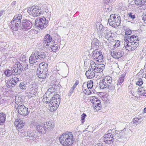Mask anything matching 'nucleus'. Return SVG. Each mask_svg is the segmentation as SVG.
<instances>
[{
    "label": "nucleus",
    "mask_w": 146,
    "mask_h": 146,
    "mask_svg": "<svg viewBox=\"0 0 146 146\" xmlns=\"http://www.w3.org/2000/svg\"><path fill=\"white\" fill-rule=\"evenodd\" d=\"M60 143L64 146H70L74 141V138L71 132L63 133L59 137Z\"/></svg>",
    "instance_id": "f257e3e1"
},
{
    "label": "nucleus",
    "mask_w": 146,
    "mask_h": 146,
    "mask_svg": "<svg viewBox=\"0 0 146 146\" xmlns=\"http://www.w3.org/2000/svg\"><path fill=\"white\" fill-rule=\"evenodd\" d=\"M60 96L58 94H56L52 97V100L50 101L49 109L50 111L53 112L57 110L60 103Z\"/></svg>",
    "instance_id": "f03ea898"
},
{
    "label": "nucleus",
    "mask_w": 146,
    "mask_h": 146,
    "mask_svg": "<svg viewBox=\"0 0 146 146\" xmlns=\"http://www.w3.org/2000/svg\"><path fill=\"white\" fill-rule=\"evenodd\" d=\"M112 78L110 76H106L99 83V87L101 89L108 88L112 82Z\"/></svg>",
    "instance_id": "7ed1b4c3"
},
{
    "label": "nucleus",
    "mask_w": 146,
    "mask_h": 146,
    "mask_svg": "<svg viewBox=\"0 0 146 146\" xmlns=\"http://www.w3.org/2000/svg\"><path fill=\"white\" fill-rule=\"evenodd\" d=\"M48 24V20H46V18L44 17L38 18L35 20V26L38 29H42L45 28L47 26Z\"/></svg>",
    "instance_id": "20e7f679"
},
{
    "label": "nucleus",
    "mask_w": 146,
    "mask_h": 146,
    "mask_svg": "<svg viewBox=\"0 0 146 146\" xmlns=\"http://www.w3.org/2000/svg\"><path fill=\"white\" fill-rule=\"evenodd\" d=\"M27 12L30 15L34 17L39 16L41 14L40 8L37 6H33L29 7Z\"/></svg>",
    "instance_id": "39448f33"
},
{
    "label": "nucleus",
    "mask_w": 146,
    "mask_h": 146,
    "mask_svg": "<svg viewBox=\"0 0 146 146\" xmlns=\"http://www.w3.org/2000/svg\"><path fill=\"white\" fill-rule=\"evenodd\" d=\"M105 65L103 64L97 65L93 61L91 62L90 67L93 69L96 73H100L103 71L105 68Z\"/></svg>",
    "instance_id": "423d86ee"
},
{
    "label": "nucleus",
    "mask_w": 146,
    "mask_h": 146,
    "mask_svg": "<svg viewBox=\"0 0 146 146\" xmlns=\"http://www.w3.org/2000/svg\"><path fill=\"white\" fill-rule=\"evenodd\" d=\"M92 57L95 60L99 62H102L103 59L102 52L98 49L93 51Z\"/></svg>",
    "instance_id": "0eeeda50"
},
{
    "label": "nucleus",
    "mask_w": 146,
    "mask_h": 146,
    "mask_svg": "<svg viewBox=\"0 0 146 146\" xmlns=\"http://www.w3.org/2000/svg\"><path fill=\"white\" fill-rule=\"evenodd\" d=\"M17 110L19 114L21 115H26L28 114V108L23 105L19 104L17 106Z\"/></svg>",
    "instance_id": "6e6552de"
},
{
    "label": "nucleus",
    "mask_w": 146,
    "mask_h": 146,
    "mask_svg": "<svg viewBox=\"0 0 146 146\" xmlns=\"http://www.w3.org/2000/svg\"><path fill=\"white\" fill-rule=\"evenodd\" d=\"M32 23L28 20H24L21 25V28L23 30H28L32 27Z\"/></svg>",
    "instance_id": "1a4fd4ad"
},
{
    "label": "nucleus",
    "mask_w": 146,
    "mask_h": 146,
    "mask_svg": "<svg viewBox=\"0 0 146 146\" xmlns=\"http://www.w3.org/2000/svg\"><path fill=\"white\" fill-rule=\"evenodd\" d=\"M36 137L35 136V134L33 132H28L27 134L26 138H25L24 141H30L31 142L36 140Z\"/></svg>",
    "instance_id": "9d476101"
},
{
    "label": "nucleus",
    "mask_w": 146,
    "mask_h": 146,
    "mask_svg": "<svg viewBox=\"0 0 146 146\" xmlns=\"http://www.w3.org/2000/svg\"><path fill=\"white\" fill-rule=\"evenodd\" d=\"M139 44L131 42L128 43V44L126 45L125 48L129 51H133L135 49L138 47Z\"/></svg>",
    "instance_id": "9b49d317"
},
{
    "label": "nucleus",
    "mask_w": 146,
    "mask_h": 146,
    "mask_svg": "<svg viewBox=\"0 0 146 146\" xmlns=\"http://www.w3.org/2000/svg\"><path fill=\"white\" fill-rule=\"evenodd\" d=\"M110 53L112 57L115 58L119 59L122 57L124 54V52L123 51H120L117 52L112 50H111Z\"/></svg>",
    "instance_id": "f8f14e48"
},
{
    "label": "nucleus",
    "mask_w": 146,
    "mask_h": 146,
    "mask_svg": "<svg viewBox=\"0 0 146 146\" xmlns=\"http://www.w3.org/2000/svg\"><path fill=\"white\" fill-rule=\"evenodd\" d=\"M36 52H33L29 58V62L30 64H33L39 61Z\"/></svg>",
    "instance_id": "ddd939ff"
},
{
    "label": "nucleus",
    "mask_w": 146,
    "mask_h": 146,
    "mask_svg": "<svg viewBox=\"0 0 146 146\" xmlns=\"http://www.w3.org/2000/svg\"><path fill=\"white\" fill-rule=\"evenodd\" d=\"M12 72L13 74L17 75L20 74L22 72L21 69L19 68V66L17 62L15 63V64L12 68Z\"/></svg>",
    "instance_id": "4468645a"
},
{
    "label": "nucleus",
    "mask_w": 146,
    "mask_h": 146,
    "mask_svg": "<svg viewBox=\"0 0 146 146\" xmlns=\"http://www.w3.org/2000/svg\"><path fill=\"white\" fill-rule=\"evenodd\" d=\"M92 70L93 69L90 66L88 71L86 72L85 74L88 78L91 79L95 76L96 72Z\"/></svg>",
    "instance_id": "2eb2a0df"
},
{
    "label": "nucleus",
    "mask_w": 146,
    "mask_h": 146,
    "mask_svg": "<svg viewBox=\"0 0 146 146\" xmlns=\"http://www.w3.org/2000/svg\"><path fill=\"white\" fill-rule=\"evenodd\" d=\"M39 61L42 62L44 60L45 58L46 57V55L45 53L42 52H35Z\"/></svg>",
    "instance_id": "dca6fc26"
},
{
    "label": "nucleus",
    "mask_w": 146,
    "mask_h": 146,
    "mask_svg": "<svg viewBox=\"0 0 146 146\" xmlns=\"http://www.w3.org/2000/svg\"><path fill=\"white\" fill-rule=\"evenodd\" d=\"M123 130L115 131V133L113 134L112 137L113 139H120L123 135Z\"/></svg>",
    "instance_id": "f3484780"
},
{
    "label": "nucleus",
    "mask_w": 146,
    "mask_h": 146,
    "mask_svg": "<svg viewBox=\"0 0 146 146\" xmlns=\"http://www.w3.org/2000/svg\"><path fill=\"white\" fill-rule=\"evenodd\" d=\"M14 23V21H11L10 26V28L11 29L12 32L17 31L21 25L19 22H18V23Z\"/></svg>",
    "instance_id": "a211bd4d"
},
{
    "label": "nucleus",
    "mask_w": 146,
    "mask_h": 146,
    "mask_svg": "<svg viewBox=\"0 0 146 146\" xmlns=\"http://www.w3.org/2000/svg\"><path fill=\"white\" fill-rule=\"evenodd\" d=\"M47 66L48 65L46 63L42 62L40 64L39 67L37 68V70L43 72H47Z\"/></svg>",
    "instance_id": "6ab92c4d"
},
{
    "label": "nucleus",
    "mask_w": 146,
    "mask_h": 146,
    "mask_svg": "<svg viewBox=\"0 0 146 146\" xmlns=\"http://www.w3.org/2000/svg\"><path fill=\"white\" fill-rule=\"evenodd\" d=\"M43 124L38 125L36 127V129L37 131L41 134L45 133L46 131V129L44 127Z\"/></svg>",
    "instance_id": "aec40b11"
},
{
    "label": "nucleus",
    "mask_w": 146,
    "mask_h": 146,
    "mask_svg": "<svg viewBox=\"0 0 146 146\" xmlns=\"http://www.w3.org/2000/svg\"><path fill=\"white\" fill-rule=\"evenodd\" d=\"M17 63L19 66V68L21 69V71L27 69L28 65L25 62L22 61L21 63L17 62Z\"/></svg>",
    "instance_id": "412c9836"
},
{
    "label": "nucleus",
    "mask_w": 146,
    "mask_h": 146,
    "mask_svg": "<svg viewBox=\"0 0 146 146\" xmlns=\"http://www.w3.org/2000/svg\"><path fill=\"white\" fill-rule=\"evenodd\" d=\"M19 81V79L17 77L12 78L10 79L9 84V86L11 87H14L15 84H16Z\"/></svg>",
    "instance_id": "4be33fe9"
},
{
    "label": "nucleus",
    "mask_w": 146,
    "mask_h": 146,
    "mask_svg": "<svg viewBox=\"0 0 146 146\" xmlns=\"http://www.w3.org/2000/svg\"><path fill=\"white\" fill-rule=\"evenodd\" d=\"M97 24L98 25H99L97 28L98 32L100 34L103 35V33H105V31H106L107 28L103 27V26L100 23H97Z\"/></svg>",
    "instance_id": "5701e85b"
},
{
    "label": "nucleus",
    "mask_w": 146,
    "mask_h": 146,
    "mask_svg": "<svg viewBox=\"0 0 146 146\" xmlns=\"http://www.w3.org/2000/svg\"><path fill=\"white\" fill-rule=\"evenodd\" d=\"M115 19V23L114 24V26L115 27H117L119 26L120 24L121 21V18L119 16H118L117 15H113Z\"/></svg>",
    "instance_id": "b1692460"
},
{
    "label": "nucleus",
    "mask_w": 146,
    "mask_h": 146,
    "mask_svg": "<svg viewBox=\"0 0 146 146\" xmlns=\"http://www.w3.org/2000/svg\"><path fill=\"white\" fill-rule=\"evenodd\" d=\"M46 125L45 126V127L46 129L50 130L54 128V124L53 122L49 121L46 122V124H44V125Z\"/></svg>",
    "instance_id": "393cba45"
},
{
    "label": "nucleus",
    "mask_w": 146,
    "mask_h": 146,
    "mask_svg": "<svg viewBox=\"0 0 146 146\" xmlns=\"http://www.w3.org/2000/svg\"><path fill=\"white\" fill-rule=\"evenodd\" d=\"M15 124L17 129L22 128L24 125V123L23 120H17L15 121Z\"/></svg>",
    "instance_id": "a878e982"
},
{
    "label": "nucleus",
    "mask_w": 146,
    "mask_h": 146,
    "mask_svg": "<svg viewBox=\"0 0 146 146\" xmlns=\"http://www.w3.org/2000/svg\"><path fill=\"white\" fill-rule=\"evenodd\" d=\"M36 73L37 75L39 78H45L47 76V72H43L39 71L38 70H37Z\"/></svg>",
    "instance_id": "bb28decb"
},
{
    "label": "nucleus",
    "mask_w": 146,
    "mask_h": 146,
    "mask_svg": "<svg viewBox=\"0 0 146 146\" xmlns=\"http://www.w3.org/2000/svg\"><path fill=\"white\" fill-rule=\"evenodd\" d=\"M128 38L129 39L130 42H134L139 44V40L137 36L132 35L130 36H127Z\"/></svg>",
    "instance_id": "cd10ccee"
},
{
    "label": "nucleus",
    "mask_w": 146,
    "mask_h": 146,
    "mask_svg": "<svg viewBox=\"0 0 146 146\" xmlns=\"http://www.w3.org/2000/svg\"><path fill=\"white\" fill-rule=\"evenodd\" d=\"M100 44V43L98 40L96 38H95L92 41V47L93 48H98Z\"/></svg>",
    "instance_id": "c85d7f7f"
},
{
    "label": "nucleus",
    "mask_w": 146,
    "mask_h": 146,
    "mask_svg": "<svg viewBox=\"0 0 146 146\" xmlns=\"http://www.w3.org/2000/svg\"><path fill=\"white\" fill-rule=\"evenodd\" d=\"M115 19L113 15H111L110 16V18L108 19V22L109 25L112 27L116 28L115 26H114V24L115 23Z\"/></svg>",
    "instance_id": "c756f323"
},
{
    "label": "nucleus",
    "mask_w": 146,
    "mask_h": 146,
    "mask_svg": "<svg viewBox=\"0 0 146 146\" xmlns=\"http://www.w3.org/2000/svg\"><path fill=\"white\" fill-rule=\"evenodd\" d=\"M52 40V38L50 37V35H46L43 40L44 44L46 43L48 44L50 43Z\"/></svg>",
    "instance_id": "7c9ffc66"
},
{
    "label": "nucleus",
    "mask_w": 146,
    "mask_h": 146,
    "mask_svg": "<svg viewBox=\"0 0 146 146\" xmlns=\"http://www.w3.org/2000/svg\"><path fill=\"white\" fill-rule=\"evenodd\" d=\"M102 35L103 36H104L107 39L109 40V38L112 37V33L107 29L106 31H105V33H103V34Z\"/></svg>",
    "instance_id": "2f4dec72"
},
{
    "label": "nucleus",
    "mask_w": 146,
    "mask_h": 146,
    "mask_svg": "<svg viewBox=\"0 0 146 146\" xmlns=\"http://www.w3.org/2000/svg\"><path fill=\"white\" fill-rule=\"evenodd\" d=\"M90 101H91L92 103L93 104L95 103L96 102H98V103L96 104H98V106H101V102L100 101V100H99L98 98H97L95 96H92L90 98Z\"/></svg>",
    "instance_id": "473e14b6"
},
{
    "label": "nucleus",
    "mask_w": 146,
    "mask_h": 146,
    "mask_svg": "<svg viewBox=\"0 0 146 146\" xmlns=\"http://www.w3.org/2000/svg\"><path fill=\"white\" fill-rule=\"evenodd\" d=\"M125 74H123L119 76V78L117 80V85H120L124 81V78Z\"/></svg>",
    "instance_id": "72a5a7b5"
},
{
    "label": "nucleus",
    "mask_w": 146,
    "mask_h": 146,
    "mask_svg": "<svg viewBox=\"0 0 146 146\" xmlns=\"http://www.w3.org/2000/svg\"><path fill=\"white\" fill-rule=\"evenodd\" d=\"M134 2L137 5H146V0H134Z\"/></svg>",
    "instance_id": "f704fd0d"
},
{
    "label": "nucleus",
    "mask_w": 146,
    "mask_h": 146,
    "mask_svg": "<svg viewBox=\"0 0 146 146\" xmlns=\"http://www.w3.org/2000/svg\"><path fill=\"white\" fill-rule=\"evenodd\" d=\"M22 18V16L21 15H19L18 16H15L14 17V19L13 21H14L15 22L14 23H18L19 22L20 24L21 23V19Z\"/></svg>",
    "instance_id": "c9c22d12"
},
{
    "label": "nucleus",
    "mask_w": 146,
    "mask_h": 146,
    "mask_svg": "<svg viewBox=\"0 0 146 146\" xmlns=\"http://www.w3.org/2000/svg\"><path fill=\"white\" fill-rule=\"evenodd\" d=\"M5 115L3 113H0V125L3 124L5 121Z\"/></svg>",
    "instance_id": "e433bc0d"
},
{
    "label": "nucleus",
    "mask_w": 146,
    "mask_h": 146,
    "mask_svg": "<svg viewBox=\"0 0 146 146\" xmlns=\"http://www.w3.org/2000/svg\"><path fill=\"white\" fill-rule=\"evenodd\" d=\"M46 95L50 98L52 97L53 96H54L55 95V92H53V93L50 91V89H48L46 93Z\"/></svg>",
    "instance_id": "4c0bfd02"
},
{
    "label": "nucleus",
    "mask_w": 146,
    "mask_h": 146,
    "mask_svg": "<svg viewBox=\"0 0 146 146\" xmlns=\"http://www.w3.org/2000/svg\"><path fill=\"white\" fill-rule=\"evenodd\" d=\"M49 97H44L42 99L43 102L45 103H50L51 102H50L51 100H52V98H50Z\"/></svg>",
    "instance_id": "58836bf2"
},
{
    "label": "nucleus",
    "mask_w": 146,
    "mask_h": 146,
    "mask_svg": "<svg viewBox=\"0 0 146 146\" xmlns=\"http://www.w3.org/2000/svg\"><path fill=\"white\" fill-rule=\"evenodd\" d=\"M27 133L28 132L27 131H25L24 130L22 129L19 132V135L22 137H26Z\"/></svg>",
    "instance_id": "ea45409f"
},
{
    "label": "nucleus",
    "mask_w": 146,
    "mask_h": 146,
    "mask_svg": "<svg viewBox=\"0 0 146 146\" xmlns=\"http://www.w3.org/2000/svg\"><path fill=\"white\" fill-rule=\"evenodd\" d=\"M98 103V102H96L94 103L93 105V107L94 108V109L95 110L97 111L98 110H100V108L101 107V104L100 106H98V104H96Z\"/></svg>",
    "instance_id": "a19ab883"
},
{
    "label": "nucleus",
    "mask_w": 146,
    "mask_h": 146,
    "mask_svg": "<svg viewBox=\"0 0 146 146\" xmlns=\"http://www.w3.org/2000/svg\"><path fill=\"white\" fill-rule=\"evenodd\" d=\"M4 74L7 77H9L12 74H13V73L11 71L9 70H6L4 72Z\"/></svg>",
    "instance_id": "79ce46f5"
},
{
    "label": "nucleus",
    "mask_w": 146,
    "mask_h": 146,
    "mask_svg": "<svg viewBox=\"0 0 146 146\" xmlns=\"http://www.w3.org/2000/svg\"><path fill=\"white\" fill-rule=\"evenodd\" d=\"M85 85L86 86L87 85V87L88 89H91L92 88L93 86V81L90 80L89 82H88L87 84H85Z\"/></svg>",
    "instance_id": "37998d69"
},
{
    "label": "nucleus",
    "mask_w": 146,
    "mask_h": 146,
    "mask_svg": "<svg viewBox=\"0 0 146 146\" xmlns=\"http://www.w3.org/2000/svg\"><path fill=\"white\" fill-rule=\"evenodd\" d=\"M19 87L21 89L23 90H25L27 88L26 84L24 82H22L20 83Z\"/></svg>",
    "instance_id": "c03bdc74"
},
{
    "label": "nucleus",
    "mask_w": 146,
    "mask_h": 146,
    "mask_svg": "<svg viewBox=\"0 0 146 146\" xmlns=\"http://www.w3.org/2000/svg\"><path fill=\"white\" fill-rule=\"evenodd\" d=\"M130 42V41L129 40V38H128L127 37H125L124 39V48L125 47V46H126V45L127 44H128V43Z\"/></svg>",
    "instance_id": "a18cd8bd"
},
{
    "label": "nucleus",
    "mask_w": 146,
    "mask_h": 146,
    "mask_svg": "<svg viewBox=\"0 0 146 146\" xmlns=\"http://www.w3.org/2000/svg\"><path fill=\"white\" fill-rule=\"evenodd\" d=\"M120 45V41L117 40V41H116V43L115 44L112 46V48L114 49L115 48H117V47L119 46Z\"/></svg>",
    "instance_id": "49530a36"
},
{
    "label": "nucleus",
    "mask_w": 146,
    "mask_h": 146,
    "mask_svg": "<svg viewBox=\"0 0 146 146\" xmlns=\"http://www.w3.org/2000/svg\"><path fill=\"white\" fill-rule=\"evenodd\" d=\"M143 83V81L141 79H139L137 81H136V84L139 86H141Z\"/></svg>",
    "instance_id": "de8ad7c7"
},
{
    "label": "nucleus",
    "mask_w": 146,
    "mask_h": 146,
    "mask_svg": "<svg viewBox=\"0 0 146 146\" xmlns=\"http://www.w3.org/2000/svg\"><path fill=\"white\" fill-rule=\"evenodd\" d=\"M37 122L35 121H32L30 124V127L31 128H33L36 126H37Z\"/></svg>",
    "instance_id": "09e8293b"
},
{
    "label": "nucleus",
    "mask_w": 146,
    "mask_h": 146,
    "mask_svg": "<svg viewBox=\"0 0 146 146\" xmlns=\"http://www.w3.org/2000/svg\"><path fill=\"white\" fill-rule=\"evenodd\" d=\"M86 117V115L85 113H83L81 115V121L82 123H83L85 121V117Z\"/></svg>",
    "instance_id": "8fccbe9b"
},
{
    "label": "nucleus",
    "mask_w": 146,
    "mask_h": 146,
    "mask_svg": "<svg viewBox=\"0 0 146 146\" xmlns=\"http://www.w3.org/2000/svg\"><path fill=\"white\" fill-rule=\"evenodd\" d=\"M128 16L129 18H130L131 19H133L135 18V16L134 14L131 13H129L128 14Z\"/></svg>",
    "instance_id": "3c124183"
},
{
    "label": "nucleus",
    "mask_w": 146,
    "mask_h": 146,
    "mask_svg": "<svg viewBox=\"0 0 146 146\" xmlns=\"http://www.w3.org/2000/svg\"><path fill=\"white\" fill-rule=\"evenodd\" d=\"M58 48V46L55 44L52 47L51 49L53 52H55L57 50Z\"/></svg>",
    "instance_id": "603ef678"
},
{
    "label": "nucleus",
    "mask_w": 146,
    "mask_h": 146,
    "mask_svg": "<svg viewBox=\"0 0 146 146\" xmlns=\"http://www.w3.org/2000/svg\"><path fill=\"white\" fill-rule=\"evenodd\" d=\"M75 86H73L70 89L69 93H68V96H70L71 94L73 93L74 92V90L75 88Z\"/></svg>",
    "instance_id": "864d4df0"
},
{
    "label": "nucleus",
    "mask_w": 146,
    "mask_h": 146,
    "mask_svg": "<svg viewBox=\"0 0 146 146\" xmlns=\"http://www.w3.org/2000/svg\"><path fill=\"white\" fill-rule=\"evenodd\" d=\"M140 119H139V118L135 117V118L133 120V123L135 125H137L138 124V122L139 121V120H140Z\"/></svg>",
    "instance_id": "5fc2aeb1"
},
{
    "label": "nucleus",
    "mask_w": 146,
    "mask_h": 146,
    "mask_svg": "<svg viewBox=\"0 0 146 146\" xmlns=\"http://www.w3.org/2000/svg\"><path fill=\"white\" fill-rule=\"evenodd\" d=\"M131 31L130 29H126L125 31V33L126 35H129L131 34Z\"/></svg>",
    "instance_id": "6e6d98bb"
},
{
    "label": "nucleus",
    "mask_w": 146,
    "mask_h": 146,
    "mask_svg": "<svg viewBox=\"0 0 146 146\" xmlns=\"http://www.w3.org/2000/svg\"><path fill=\"white\" fill-rule=\"evenodd\" d=\"M112 135L113 134H110V133H108L107 134H106L104 136V139L109 138V137H111L113 138V137H112Z\"/></svg>",
    "instance_id": "4d7b16f0"
},
{
    "label": "nucleus",
    "mask_w": 146,
    "mask_h": 146,
    "mask_svg": "<svg viewBox=\"0 0 146 146\" xmlns=\"http://www.w3.org/2000/svg\"><path fill=\"white\" fill-rule=\"evenodd\" d=\"M85 85V83H84L83 85H82V88H83L82 89V90L83 91V92L85 93V94H89L88 93H87V92L86 91V89H85L84 88V86Z\"/></svg>",
    "instance_id": "13d9d810"
},
{
    "label": "nucleus",
    "mask_w": 146,
    "mask_h": 146,
    "mask_svg": "<svg viewBox=\"0 0 146 146\" xmlns=\"http://www.w3.org/2000/svg\"><path fill=\"white\" fill-rule=\"evenodd\" d=\"M138 88V89L137 92L139 94L141 95V94L140 93L142 92V90H143V88Z\"/></svg>",
    "instance_id": "bf43d9fd"
},
{
    "label": "nucleus",
    "mask_w": 146,
    "mask_h": 146,
    "mask_svg": "<svg viewBox=\"0 0 146 146\" xmlns=\"http://www.w3.org/2000/svg\"><path fill=\"white\" fill-rule=\"evenodd\" d=\"M113 138L111 137H109V138H104V142H106L108 141H110V140H113Z\"/></svg>",
    "instance_id": "052dcab7"
},
{
    "label": "nucleus",
    "mask_w": 146,
    "mask_h": 146,
    "mask_svg": "<svg viewBox=\"0 0 146 146\" xmlns=\"http://www.w3.org/2000/svg\"><path fill=\"white\" fill-rule=\"evenodd\" d=\"M114 1V0H106L105 1L107 3H111Z\"/></svg>",
    "instance_id": "680f3d73"
},
{
    "label": "nucleus",
    "mask_w": 146,
    "mask_h": 146,
    "mask_svg": "<svg viewBox=\"0 0 146 146\" xmlns=\"http://www.w3.org/2000/svg\"><path fill=\"white\" fill-rule=\"evenodd\" d=\"M113 140H110V141H108L106 142H105L106 143L108 144H110L112 143L113 142Z\"/></svg>",
    "instance_id": "e2e57ef3"
},
{
    "label": "nucleus",
    "mask_w": 146,
    "mask_h": 146,
    "mask_svg": "<svg viewBox=\"0 0 146 146\" xmlns=\"http://www.w3.org/2000/svg\"><path fill=\"white\" fill-rule=\"evenodd\" d=\"M142 20L144 21L146 19V15L143 14L142 16Z\"/></svg>",
    "instance_id": "0e129e2a"
},
{
    "label": "nucleus",
    "mask_w": 146,
    "mask_h": 146,
    "mask_svg": "<svg viewBox=\"0 0 146 146\" xmlns=\"http://www.w3.org/2000/svg\"><path fill=\"white\" fill-rule=\"evenodd\" d=\"M46 14L47 17L48 18L50 17V15H51V12H48V13H46Z\"/></svg>",
    "instance_id": "69168bd1"
},
{
    "label": "nucleus",
    "mask_w": 146,
    "mask_h": 146,
    "mask_svg": "<svg viewBox=\"0 0 146 146\" xmlns=\"http://www.w3.org/2000/svg\"><path fill=\"white\" fill-rule=\"evenodd\" d=\"M48 89H50V91H51V92H52V93L53 92H54L55 91V89L54 88H50Z\"/></svg>",
    "instance_id": "338daca9"
},
{
    "label": "nucleus",
    "mask_w": 146,
    "mask_h": 146,
    "mask_svg": "<svg viewBox=\"0 0 146 146\" xmlns=\"http://www.w3.org/2000/svg\"><path fill=\"white\" fill-rule=\"evenodd\" d=\"M16 3V1H13L11 5L12 7L14 6Z\"/></svg>",
    "instance_id": "774afa93"
}]
</instances>
